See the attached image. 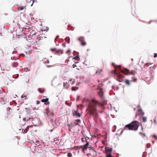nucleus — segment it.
I'll use <instances>...</instances> for the list:
<instances>
[{
  "label": "nucleus",
  "instance_id": "nucleus-1",
  "mask_svg": "<svg viewBox=\"0 0 157 157\" xmlns=\"http://www.w3.org/2000/svg\"><path fill=\"white\" fill-rule=\"evenodd\" d=\"M103 104L99 101L95 99H92L89 102L86 110L91 115L94 116L95 117L97 116V107L98 106H102Z\"/></svg>",
  "mask_w": 157,
  "mask_h": 157
},
{
  "label": "nucleus",
  "instance_id": "nucleus-2",
  "mask_svg": "<svg viewBox=\"0 0 157 157\" xmlns=\"http://www.w3.org/2000/svg\"><path fill=\"white\" fill-rule=\"evenodd\" d=\"M112 65L114 67L115 69L114 70L112 71V73L118 74V71H117V69H119L120 70L119 72L120 74L121 73L122 75H126L128 74V69L127 68H124L123 70H122L120 69L121 67V65L117 66L116 65L115 63H113Z\"/></svg>",
  "mask_w": 157,
  "mask_h": 157
},
{
  "label": "nucleus",
  "instance_id": "nucleus-3",
  "mask_svg": "<svg viewBox=\"0 0 157 157\" xmlns=\"http://www.w3.org/2000/svg\"><path fill=\"white\" fill-rule=\"evenodd\" d=\"M139 125V122L138 121H134L128 124V129L133 131L137 130Z\"/></svg>",
  "mask_w": 157,
  "mask_h": 157
},
{
  "label": "nucleus",
  "instance_id": "nucleus-4",
  "mask_svg": "<svg viewBox=\"0 0 157 157\" xmlns=\"http://www.w3.org/2000/svg\"><path fill=\"white\" fill-rule=\"evenodd\" d=\"M80 147L82 148L83 151L86 150L88 148H89L90 150L93 149V147L89 144V142H87L85 144L81 146Z\"/></svg>",
  "mask_w": 157,
  "mask_h": 157
},
{
  "label": "nucleus",
  "instance_id": "nucleus-5",
  "mask_svg": "<svg viewBox=\"0 0 157 157\" xmlns=\"http://www.w3.org/2000/svg\"><path fill=\"white\" fill-rule=\"evenodd\" d=\"M78 40L81 43V44L82 46H84L86 45V43L85 41L84 38L83 37H79L78 39Z\"/></svg>",
  "mask_w": 157,
  "mask_h": 157
},
{
  "label": "nucleus",
  "instance_id": "nucleus-6",
  "mask_svg": "<svg viewBox=\"0 0 157 157\" xmlns=\"http://www.w3.org/2000/svg\"><path fill=\"white\" fill-rule=\"evenodd\" d=\"M113 151L112 148H109L108 147H106L105 148V151L106 153H110V152H111Z\"/></svg>",
  "mask_w": 157,
  "mask_h": 157
},
{
  "label": "nucleus",
  "instance_id": "nucleus-7",
  "mask_svg": "<svg viewBox=\"0 0 157 157\" xmlns=\"http://www.w3.org/2000/svg\"><path fill=\"white\" fill-rule=\"evenodd\" d=\"M63 51L62 50L59 49L58 50H56V55L59 56L63 53Z\"/></svg>",
  "mask_w": 157,
  "mask_h": 157
},
{
  "label": "nucleus",
  "instance_id": "nucleus-8",
  "mask_svg": "<svg viewBox=\"0 0 157 157\" xmlns=\"http://www.w3.org/2000/svg\"><path fill=\"white\" fill-rule=\"evenodd\" d=\"M73 115H75L77 117H80L81 116L80 114L78 113V111H74L73 112Z\"/></svg>",
  "mask_w": 157,
  "mask_h": 157
},
{
  "label": "nucleus",
  "instance_id": "nucleus-9",
  "mask_svg": "<svg viewBox=\"0 0 157 157\" xmlns=\"http://www.w3.org/2000/svg\"><path fill=\"white\" fill-rule=\"evenodd\" d=\"M98 94L100 97L102 98L103 96V90L102 88H101L100 90V91L98 93Z\"/></svg>",
  "mask_w": 157,
  "mask_h": 157
},
{
  "label": "nucleus",
  "instance_id": "nucleus-10",
  "mask_svg": "<svg viewBox=\"0 0 157 157\" xmlns=\"http://www.w3.org/2000/svg\"><path fill=\"white\" fill-rule=\"evenodd\" d=\"M4 117L5 119H8L9 118V116L7 110H6V111L4 113Z\"/></svg>",
  "mask_w": 157,
  "mask_h": 157
},
{
  "label": "nucleus",
  "instance_id": "nucleus-11",
  "mask_svg": "<svg viewBox=\"0 0 157 157\" xmlns=\"http://www.w3.org/2000/svg\"><path fill=\"white\" fill-rule=\"evenodd\" d=\"M30 119H32V121L33 120V118L32 117H29V118L28 117L27 118L26 117L25 118H23V120L24 121H28L29 120H30Z\"/></svg>",
  "mask_w": 157,
  "mask_h": 157
},
{
  "label": "nucleus",
  "instance_id": "nucleus-12",
  "mask_svg": "<svg viewBox=\"0 0 157 157\" xmlns=\"http://www.w3.org/2000/svg\"><path fill=\"white\" fill-rule=\"evenodd\" d=\"M24 9H25V6H18V11H21L24 10Z\"/></svg>",
  "mask_w": 157,
  "mask_h": 157
},
{
  "label": "nucleus",
  "instance_id": "nucleus-13",
  "mask_svg": "<svg viewBox=\"0 0 157 157\" xmlns=\"http://www.w3.org/2000/svg\"><path fill=\"white\" fill-rule=\"evenodd\" d=\"M48 98H45V99H43L41 100V101L42 102H47L48 101Z\"/></svg>",
  "mask_w": 157,
  "mask_h": 157
},
{
  "label": "nucleus",
  "instance_id": "nucleus-14",
  "mask_svg": "<svg viewBox=\"0 0 157 157\" xmlns=\"http://www.w3.org/2000/svg\"><path fill=\"white\" fill-rule=\"evenodd\" d=\"M138 112L139 114L141 115H143L144 114V112H143L142 110L140 109L138 110Z\"/></svg>",
  "mask_w": 157,
  "mask_h": 157
},
{
  "label": "nucleus",
  "instance_id": "nucleus-15",
  "mask_svg": "<svg viewBox=\"0 0 157 157\" xmlns=\"http://www.w3.org/2000/svg\"><path fill=\"white\" fill-rule=\"evenodd\" d=\"M38 90L39 92L41 93H43L44 91V89H41V88H38Z\"/></svg>",
  "mask_w": 157,
  "mask_h": 157
},
{
  "label": "nucleus",
  "instance_id": "nucleus-16",
  "mask_svg": "<svg viewBox=\"0 0 157 157\" xmlns=\"http://www.w3.org/2000/svg\"><path fill=\"white\" fill-rule=\"evenodd\" d=\"M56 48H52L50 49L51 51L52 52H53L54 54H56Z\"/></svg>",
  "mask_w": 157,
  "mask_h": 157
},
{
  "label": "nucleus",
  "instance_id": "nucleus-17",
  "mask_svg": "<svg viewBox=\"0 0 157 157\" xmlns=\"http://www.w3.org/2000/svg\"><path fill=\"white\" fill-rule=\"evenodd\" d=\"M72 81V82H71V84L72 85H73V84H74L75 83V80L74 79H71L69 81V82L70 83Z\"/></svg>",
  "mask_w": 157,
  "mask_h": 157
},
{
  "label": "nucleus",
  "instance_id": "nucleus-18",
  "mask_svg": "<svg viewBox=\"0 0 157 157\" xmlns=\"http://www.w3.org/2000/svg\"><path fill=\"white\" fill-rule=\"evenodd\" d=\"M13 66L14 67H16L18 65V63L16 62H15L13 63Z\"/></svg>",
  "mask_w": 157,
  "mask_h": 157
},
{
  "label": "nucleus",
  "instance_id": "nucleus-19",
  "mask_svg": "<svg viewBox=\"0 0 157 157\" xmlns=\"http://www.w3.org/2000/svg\"><path fill=\"white\" fill-rule=\"evenodd\" d=\"M106 157H113L112 156L111 153H106Z\"/></svg>",
  "mask_w": 157,
  "mask_h": 157
},
{
  "label": "nucleus",
  "instance_id": "nucleus-20",
  "mask_svg": "<svg viewBox=\"0 0 157 157\" xmlns=\"http://www.w3.org/2000/svg\"><path fill=\"white\" fill-rule=\"evenodd\" d=\"M78 89V87H73L72 88V90L73 91H75L77 90V89Z\"/></svg>",
  "mask_w": 157,
  "mask_h": 157
},
{
  "label": "nucleus",
  "instance_id": "nucleus-21",
  "mask_svg": "<svg viewBox=\"0 0 157 157\" xmlns=\"http://www.w3.org/2000/svg\"><path fill=\"white\" fill-rule=\"evenodd\" d=\"M142 119L144 122H145L147 121V118L145 117H143Z\"/></svg>",
  "mask_w": 157,
  "mask_h": 157
},
{
  "label": "nucleus",
  "instance_id": "nucleus-22",
  "mask_svg": "<svg viewBox=\"0 0 157 157\" xmlns=\"http://www.w3.org/2000/svg\"><path fill=\"white\" fill-rule=\"evenodd\" d=\"M139 134L141 135V136L144 137L145 136V133H144L142 132H140Z\"/></svg>",
  "mask_w": 157,
  "mask_h": 157
},
{
  "label": "nucleus",
  "instance_id": "nucleus-23",
  "mask_svg": "<svg viewBox=\"0 0 157 157\" xmlns=\"http://www.w3.org/2000/svg\"><path fill=\"white\" fill-rule=\"evenodd\" d=\"M128 128V124L126 125L124 127V130H122L121 132V134H122L123 132L124 131V129Z\"/></svg>",
  "mask_w": 157,
  "mask_h": 157
},
{
  "label": "nucleus",
  "instance_id": "nucleus-24",
  "mask_svg": "<svg viewBox=\"0 0 157 157\" xmlns=\"http://www.w3.org/2000/svg\"><path fill=\"white\" fill-rule=\"evenodd\" d=\"M102 70H97L96 72V74H100L101 71H102Z\"/></svg>",
  "mask_w": 157,
  "mask_h": 157
},
{
  "label": "nucleus",
  "instance_id": "nucleus-25",
  "mask_svg": "<svg viewBox=\"0 0 157 157\" xmlns=\"http://www.w3.org/2000/svg\"><path fill=\"white\" fill-rule=\"evenodd\" d=\"M67 83H64V86L65 88H67L68 87V86H67Z\"/></svg>",
  "mask_w": 157,
  "mask_h": 157
},
{
  "label": "nucleus",
  "instance_id": "nucleus-26",
  "mask_svg": "<svg viewBox=\"0 0 157 157\" xmlns=\"http://www.w3.org/2000/svg\"><path fill=\"white\" fill-rule=\"evenodd\" d=\"M82 141L83 142H85V141H86V138H84L83 137L81 139Z\"/></svg>",
  "mask_w": 157,
  "mask_h": 157
},
{
  "label": "nucleus",
  "instance_id": "nucleus-27",
  "mask_svg": "<svg viewBox=\"0 0 157 157\" xmlns=\"http://www.w3.org/2000/svg\"><path fill=\"white\" fill-rule=\"evenodd\" d=\"M67 156L68 157H71L72 154L71 153H69L67 154Z\"/></svg>",
  "mask_w": 157,
  "mask_h": 157
},
{
  "label": "nucleus",
  "instance_id": "nucleus-28",
  "mask_svg": "<svg viewBox=\"0 0 157 157\" xmlns=\"http://www.w3.org/2000/svg\"><path fill=\"white\" fill-rule=\"evenodd\" d=\"M79 58V56H76L75 57L73 58V59H76Z\"/></svg>",
  "mask_w": 157,
  "mask_h": 157
},
{
  "label": "nucleus",
  "instance_id": "nucleus-29",
  "mask_svg": "<svg viewBox=\"0 0 157 157\" xmlns=\"http://www.w3.org/2000/svg\"><path fill=\"white\" fill-rule=\"evenodd\" d=\"M70 50L69 49L66 52V53L68 55H69L70 53Z\"/></svg>",
  "mask_w": 157,
  "mask_h": 157
},
{
  "label": "nucleus",
  "instance_id": "nucleus-30",
  "mask_svg": "<svg viewBox=\"0 0 157 157\" xmlns=\"http://www.w3.org/2000/svg\"><path fill=\"white\" fill-rule=\"evenodd\" d=\"M135 74V71H132L130 73L131 75H134Z\"/></svg>",
  "mask_w": 157,
  "mask_h": 157
},
{
  "label": "nucleus",
  "instance_id": "nucleus-31",
  "mask_svg": "<svg viewBox=\"0 0 157 157\" xmlns=\"http://www.w3.org/2000/svg\"><path fill=\"white\" fill-rule=\"evenodd\" d=\"M119 79H121V78H120V75H119V77L117 78V80H119V82H121V81Z\"/></svg>",
  "mask_w": 157,
  "mask_h": 157
},
{
  "label": "nucleus",
  "instance_id": "nucleus-32",
  "mask_svg": "<svg viewBox=\"0 0 157 157\" xmlns=\"http://www.w3.org/2000/svg\"><path fill=\"white\" fill-rule=\"evenodd\" d=\"M147 147H150V144H147Z\"/></svg>",
  "mask_w": 157,
  "mask_h": 157
},
{
  "label": "nucleus",
  "instance_id": "nucleus-33",
  "mask_svg": "<svg viewBox=\"0 0 157 157\" xmlns=\"http://www.w3.org/2000/svg\"><path fill=\"white\" fill-rule=\"evenodd\" d=\"M157 57V53H155L154 55V57Z\"/></svg>",
  "mask_w": 157,
  "mask_h": 157
},
{
  "label": "nucleus",
  "instance_id": "nucleus-34",
  "mask_svg": "<svg viewBox=\"0 0 157 157\" xmlns=\"http://www.w3.org/2000/svg\"><path fill=\"white\" fill-rule=\"evenodd\" d=\"M125 82L126 84H128V79L126 80L125 81Z\"/></svg>",
  "mask_w": 157,
  "mask_h": 157
},
{
  "label": "nucleus",
  "instance_id": "nucleus-35",
  "mask_svg": "<svg viewBox=\"0 0 157 157\" xmlns=\"http://www.w3.org/2000/svg\"><path fill=\"white\" fill-rule=\"evenodd\" d=\"M76 121L78 122H79L80 121L79 119H77V120H76Z\"/></svg>",
  "mask_w": 157,
  "mask_h": 157
},
{
  "label": "nucleus",
  "instance_id": "nucleus-36",
  "mask_svg": "<svg viewBox=\"0 0 157 157\" xmlns=\"http://www.w3.org/2000/svg\"><path fill=\"white\" fill-rule=\"evenodd\" d=\"M40 103V101H36V104H39Z\"/></svg>",
  "mask_w": 157,
  "mask_h": 157
},
{
  "label": "nucleus",
  "instance_id": "nucleus-37",
  "mask_svg": "<svg viewBox=\"0 0 157 157\" xmlns=\"http://www.w3.org/2000/svg\"><path fill=\"white\" fill-rule=\"evenodd\" d=\"M50 121L51 122H54V120L53 119H51Z\"/></svg>",
  "mask_w": 157,
  "mask_h": 157
},
{
  "label": "nucleus",
  "instance_id": "nucleus-38",
  "mask_svg": "<svg viewBox=\"0 0 157 157\" xmlns=\"http://www.w3.org/2000/svg\"><path fill=\"white\" fill-rule=\"evenodd\" d=\"M76 67V65L75 64H73V67L75 68Z\"/></svg>",
  "mask_w": 157,
  "mask_h": 157
},
{
  "label": "nucleus",
  "instance_id": "nucleus-39",
  "mask_svg": "<svg viewBox=\"0 0 157 157\" xmlns=\"http://www.w3.org/2000/svg\"><path fill=\"white\" fill-rule=\"evenodd\" d=\"M52 65H48L47 66V67H51V66H52Z\"/></svg>",
  "mask_w": 157,
  "mask_h": 157
},
{
  "label": "nucleus",
  "instance_id": "nucleus-40",
  "mask_svg": "<svg viewBox=\"0 0 157 157\" xmlns=\"http://www.w3.org/2000/svg\"><path fill=\"white\" fill-rule=\"evenodd\" d=\"M63 45L64 47H65V43H63Z\"/></svg>",
  "mask_w": 157,
  "mask_h": 157
},
{
  "label": "nucleus",
  "instance_id": "nucleus-41",
  "mask_svg": "<svg viewBox=\"0 0 157 157\" xmlns=\"http://www.w3.org/2000/svg\"><path fill=\"white\" fill-rule=\"evenodd\" d=\"M75 124L76 125H77L78 124V123H75Z\"/></svg>",
  "mask_w": 157,
  "mask_h": 157
},
{
  "label": "nucleus",
  "instance_id": "nucleus-42",
  "mask_svg": "<svg viewBox=\"0 0 157 157\" xmlns=\"http://www.w3.org/2000/svg\"><path fill=\"white\" fill-rule=\"evenodd\" d=\"M154 122H155V123L156 124V121L155 120H154Z\"/></svg>",
  "mask_w": 157,
  "mask_h": 157
},
{
  "label": "nucleus",
  "instance_id": "nucleus-43",
  "mask_svg": "<svg viewBox=\"0 0 157 157\" xmlns=\"http://www.w3.org/2000/svg\"><path fill=\"white\" fill-rule=\"evenodd\" d=\"M151 64L150 63H145V65H147V64Z\"/></svg>",
  "mask_w": 157,
  "mask_h": 157
},
{
  "label": "nucleus",
  "instance_id": "nucleus-44",
  "mask_svg": "<svg viewBox=\"0 0 157 157\" xmlns=\"http://www.w3.org/2000/svg\"><path fill=\"white\" fill-rule=\"evenodd\" d=\"M33 1H32V3L31 4V6H32L33 5Z\"/></svg>",
  "mask_w": 157,
  "mask_h": 157
},
{
  "label": "nucleus",
  "instance_id": "nucleus-45",
  "mask_svg": "<svg viewBox=\"0 0 157 157\" xmlns=\"http://www.w3.org/2000/svg\"><path fill=\"white\" fill-rule=\"evenodd\" d=\"M128 85H129L130 83H129V81L128 80Z\"/></svg>",
  "mask_w": 157,
  "mask_h": 157
},
{
  "label": "nucleus",
  "instance_id": "nucleus-46",
  "mask_svg": "<svg viewBox=\"0 0 157 157\" xmlns=\"http://www.w3.org/2000/svg\"><path fill=\"white\" fill-rule=\"evenodd\" d=\"M134 81H136V79H134Z\"/></svg>",
  "mask_w": 157,
  "mask_h": 157
},
{
  "label": "nucleus",
  "instance_id": "nucleus-47",
  "mask_svg": "<svg viewBox=\"0 0 157 157\" xmlns=\"http://www.w3.org/2000/svg\"><path fill=\"white\" fill-rule=\"evenodd\" d=\"M128 74L130 73L129 72V70H128Z\"/></svg>",
  "mask_w": 157,
  "mask_h": 157
},
{
  "label": "nucleus",
  "instance_id": "nucleus-48",
  "mask_svg": "<svg viewBox=\"0 0 157 157\" xmlns=\"http://www.w3.org/2000/svg\"><path fill=\"white\" fill-rule=\"evenodd\" d=\"M68 59H67L66 60V61H68Z\"/></svg>",
  "mask_w": 157,
  "mask_h": 157
},
{
  "label": "nucleus",
  "instance_id": "nucleus-49",
  "mask_svg": "<svg viewBox=\"0 0 157 157\" xmlns=\"http://www.w3.org/2000/svg\"><path fill=\"white\" fill-rule=\"evenodd\" d=\"M69 129L70 131H71V129H70V128H69Z\"/></svg>",
  "mask_w": 157,
  "mask_h": 157
},
{
  "label": "nucleus",
  "instance_id": "nucleus-50",
  "mask_svg": "<svg viewBox=\"0 0 157 157\" xmlns=\"http://www.w3.org/2000/svg\"><path fill=\"white\" fill-rule=\"evenodd\" d=\"M121 75V76H122V75Z\"/></svg>",
  "mask_w": 157,
  "mask_h": 157
},
{
  "label": "nucleus",
  "instance_id": "nucleus-51",
  "mask_svg": "<svg viewBox=\"0 0 157 157\" xmlns=\"http://www.w3.org/2000/svg\"><path fill=\"white\" fill-rule=\"evenodd\" d=\"M27 128H28V127L27 128H26V129H27Z\"/></svg>",
  "mask_w": 157,
  "mask_h": 157
},
{
  "label": "nucleus",
  "instance_id": "nucleus-52",
  "mask_svg": "<svg viewBox=\"0 0 157 157\" xmlns=\"http://www.w3.org/2000/svg\"><path fill=\"white\" fill-rule=\"evenodd\" d=\"M30 1H32V0H29Z\"/></svg>",
  "mask_w": 157,
  "mask_h": 157
}]
</instances>
